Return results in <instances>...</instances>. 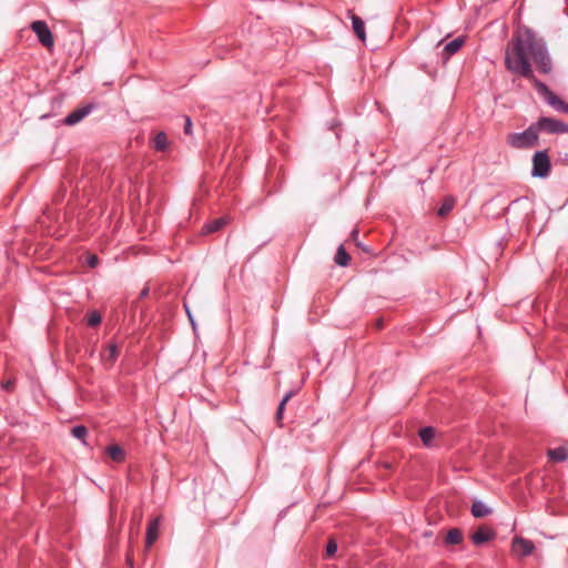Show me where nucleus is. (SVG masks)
<instances>
[{
	"mask_svg": "<svg viewBox=\"0 0 568 568\" xmlns=\"http://www.w3.org/2000/svg\"><path fill=\"white\" fill-rule=\"evenodd\" d=\"M532 59L538 70L545 74L551 72L552 62L544 39L532 31L525 30L515 36L505 54V65L511 73L528 79L545 102L558 112L568 113V103L556 95L544 82L538 80L529 62Z\"/></svg>",
	"mask_w": 568,
	"mask_h": 568,
	"instance_id": "obj_1",
	"label": "nucleus"
},
{
	"mask_svg": "<svg viewBox=\"0 0 568 568\" xmlns=\"http://www.w3.org/2000/svg\"><path fill=\"white\" fill-rule=\"evenodd\" d=\"M539 143V134L535 124H530L525 131L509 133L507 135V144L513 149L526 150L537 146Z\"/></svg>",
	"mask_w": 568,
	"mask_h": 568,
	"instance_id": "obj_2",
	"label": "nucleus"
},
{
	"mask_svg": "<svg viewBox=\"0 0 568 568\" xmlns=\"http://www.w3.org/2000/svg\"><path fill=\"white\" fill-rule=\"evenodd\" d=\"M551 170L550 158L546 150L537 151L532 156L531 176L545 179Z\"/></svg>",
	"mask_w": 568,
	"mask_h": 568,
	"instance_id": "obj_3",
	"label": "nucleus"
},
{
	"mask_svg": "<svg viewBox=\"0 0 568 568\" xmlns=\"http://www.w3.org/2000/svg\"><path fill=\"white\" fill-rule=\"evenodd\" d=\"M534 124L538 133L540 131H545L551 134L568 133V124H565L564 122L554 118L541 116Z\"/></svg>",
	"mask_w": 568,
	"mask_h": 568,
	"instance_id": "obj_4",
	"label": "nucleus"
},
{
	"mask_svg": "<svg viewBox=\"0 0 568 568\" xmlns=\"http://www.w3.org/2000/svg\"><path fill=\"white\" fill-rule=\"evenodd\" d=\"M31 30L36 33L39 42L47 49H51L54 45V38L50 31L47 22L42 20L33 21L30 24Z\"/></svg>",
	"mask_w": 568,
	"mask_h": 568,
	"instance_id": "obj_5",
	"label": "nucleus"
},
{
	"mask_svg": "<svg viewBox=\"0 0 568 568\" xmlns=\"http://www.w3.org/2000/svg\"><path fill=\"white\" fill-rule=\"evenodd\" d=\"M93 110V105L87 104L83 105L72 112H70L63 120L67 125H74L82 121L87 115H89Z\"/></svg>",
	"mask_w": 568,
	"mask_h": 568,
	"instance_id": "obj_6",
	"label": "nucleus"
},
{
	"mask_svg": "<svg viewBox=\"0 0 568 568\" xmlns=\"http://www.w3.org/2000/svg\"><path fill=\"white\" fill-rule=\"evenodd\" d=\"M534 549L535 546L531 540L525 539L523 537H515L513 540V551L516 555L526 557L529 556Z\"/></svg>",
	"mask_w": 568,
	"mask_h": 568,
	"instance_id": "obj_7",
	"label": "nucleus"
},
{
	"mask_svg": "<svg viewBox=\"0 0 568 568\" xmlns=\"http://www.w3.org/2000/svg\"><path fill=\"white\" fill-rule=\"evenodd\" d=\"M495 537L496 532L493 529L481 526L471 535V541L479 546L493 540Z\"/></svg>",
	"mask_w": 568,
	"mask_h": 568,
	"instance_id": "obj_8",
	"label": "nucleus"
},
{
	"mask_svg": "<svg viewBox=\"0 0 568 568\" xmlns=\"http://www.w3.org/2000/svg\"><path fill=\"white\" fill-rule=\"evenodd\" d=\"M159 529H160V518L152 519L146 528V536H145V546L146 548H150L158 539L159 537Z\"/></svg>",
	"mask_w": 568,
	"mask_h": 568,
	"instance_id": "obj_9",
	"label": "nucleus"
},
{
	"mask_svg": "<svg viewBox=\"0 0 568 568\" xmlns=\"http://www.w3.org/2000/svg\"><path fill=\"white\" fill-rule=\"evenodd\" d=\"M463 44H464V38H462V37H458V38L452 40L450 42L446 43L444 47V50H443L444 58L445 59L450 58L453 54H455L456 52H458L460 50Z\"/></svg>",
	"mask_w": 568,
	"mask_h": 568,
	"instance_id": "obj_10",
	"label": "nucleus"
},
{
	"mask_svg": "<svg viewBox=\"0 0 568 568\" xmlns=\"http://www.w3.org/2000/svg\"><path fill=\"white\" fill-rule=\"evenodd\" d=\"M105 454L115 463H122L125 459V452L119 445H110L105 448Z\"/></svg>",
	"mask_w": 568,
	"mask_h": 568,
	"instance_id": "obj_11",
	"label": "nucleus"
},
{
	"mask_svg": "<svg viewBox=\"0 0 568 568\" xmlns=\"http://www.w3.org/2000/svg\"><path fill=\"white\" fill-rule=\"evenodd\" d=\"M120 349L116 344H110L106 348L103 349L101 357L103 362L109 363L112 365L118 356H119Z\"/></svg>",
	"mask_w": 568,
	"mask_h": 568,
	"instance_id": "obj_12",
	"label": "nucleus"
},
{
	"mask_svg": "<svg viewBox=\"0 0 568 568\" xmlns=\"http://www.w3.org/2000/svg\"><path fill=\"white\" fill-rule=\"evenodd\" d=\"M418 435L424 446L432 447L433 440L435 438V428L432 426H426L419 429Z\"/></svg>",
	"mask_w": 568,
	"mask_h": 568,
	"instance_id": "obj_13",
	"label": "nucleus"
},
{
	"mask_svg": "<svg viewBox=\"0 0 568 568\" xmlns=\"http://www.w3.org/2000/svg\"><path fill=\"white\" fill-rule=\"evenodd\" d=\"M227 223H229V220L225 216L215 219V220H213V221H211V222H209L207 224L204 225L203 232L206 233V234L217 232L223 226H225Z\"/></svg>",
	"mask_w": 568,
	"mask_h": 568,
	"instance_id": "obj_14",
	"label": "nucleus"
},
{
	"mask_svg": "<svg viewBox=\"0 0 568 568\" xmlns=\"http://www.w3.org/2000/svg\"><path fill=\"white\" fill-rule=\"evenodd\" d=\"M491 514V509L483 501L477 500L471 505V515L476 518H483Z\"/></svg>",
	"mask_w": 568,
	"mask_h": 568,
	"instance_id": "obj_15",
	"label": "nucleus"
},
{
	"mask_svg": "<svg viewBox=\"0 0 568 568\" xmlns=\"http://www.w3.org/2000/svg\"><path fill=\"white\" fill-rule=\"evenodd\" d=\"M293 395H294L293 390L287 392L283 396L282 400L278 404V407H277V410H276V414H275V420H276V423L280 426H282V420H283V415H284L285 406H286L287 402L293 397Z\"/></svg>",
	"mask_w": 568,
	"mask_h": 568,
	"instance_id": "obj_16",
	"label": "nucleus"
},
{
	"mask_svg": "<svg viewBox=\"0 0 568 568\" xmlns=\"http://www.w3.org/2000/svg\"><path fill=\"white\" fill-rule=\"evenodd\" d=\"M352 24H353V30H354L355 34L361 40L364 41L366 39V33H365V24H364V21L362 20V18H359L356 14H352Z\"/></svg>",
	"mask_w": 568,
	"mask_h": 568,
	"instance_id": "obj_17",
	"label": "nucleus"
},
{
	"mask_svg": "<svg viewBox=\"0 0 568 568\" xmlns=\"http://www.w3.org/2000/svg\"><path fill=\"white\" fill-rule=\"evenodd\" d=\"M463 541V532L458 528H452L445 537L446 545H459Z\"/></svg>",
	"mask_w": 568,
	"mask_h": 568,
	"instance_id": "obj_18",
	"label": "nucleus"
},
{
	"mask_svg": "<svg viewBox=\"0 0 568 568\" xmlns=\"http://www.w3.org/2000/svg\"><path fill=\"white\" fill-rule=\"evenodd\" d=\"M548 457L552 462H565L566 459H568V449L565 447H556L554 449H549Z\"/></svg>",
	"mask_w": 568,
	"mask_h": 568,
	"instance_id": "obj_19",
	"label": "nucleus"
},
{
	"mask_svg": "<svg viewBox=\"0 0 568 568\" xmlns=\"http://www.w3.org/2000/svg\"><path fill=\"white\" fill-rule=\"evenodd\" d=\"M349 260H351V256L346 252L344 245H339L336 251L335 257H334L335 263L339 266H347L349 263Z\"/></svg>",
	"mask_w": 568,
	"mask_h": 568,
	"instance_id": "obj_20",
	"label": "nucleus"
},
{
	"mask_svg": "<svg viewBox=\"0 0 568 568\" xmlns=\"http://www.w3.org/2000/svg\"><path fill=\"white\" fill-rule=\"evenodd\" d=\"M454 205H455V199L453 196H446L443 200V203H442L440 207L438 209L437 214L442 217L446 216L454 209Z\"/></svg>",
	"mask_w": 568,
	"mask_h": 568,
	"instance_id": "obj_21",
	"label": "nucleus"
},
{
	"mask_svg": "<svg viewBox=\"0 0 568 568\" xmlns=\"http://www.w3.org/2000/svg\"><path fill=\"white\" fill-rule=\"evenodd\" d=\"M153 148L156 151H165L168 148V136L164 132H159L153 140Z\"/></svg>",
	"mask_w": 568,
	"mask_h": 568,
	"instance_id": "obj_22",
	"label": "nucleus"
},
{
	"mask_svg": "<svg viewBox=\"0 0 568 568\" xmlns=\"http://www.w3.org/2000/svg\"><path fill=\"white\" fill-rule=\"evenodd\" d=\"M71 435L85 444V437L88 435V428L83 425H77L71 428Z\"/></svg>",
	"mask_w": 568,
	"mask_h": 568,
	"instance_id": "obj_23",
	"label": "nucleus"
},
{
	"mask_svg": "<svg viewBox=\"0 0 568 568\" xmlns=\"http://www.w3.org/2000/svg\"><path fill=\"white\" fill-rule=\"evenodd\" d=\"M102 321V316L99 312L93 311L88 315L87 323L89 326L94 327L98 326Z\"/></svg>",
	"mask_w": 568,
	"mask_h": 568,
	"instance_id": "obj_24",
	"label": "nucleus"
},
{
	"mask_svg": "<svg viewBox=\"0 0 568 568\" xmlns=\"http://www.w3.org/2000/svg\"><path fill=\"white\" fill-rule=\"evenodd\" d=\"M337 551V544L335 540H329L327 546H326V556L327 557H332L336 554Z\"/></svg>",
	"mask_w": 568,
	"mask_h": 568,
	"instance_id": "obj_25",
	"label": "nucleus"
},
{
	"mask_svg": "<svg viewBox=\"0 0 568 568\" xmlns=\"http://www.w3.org/2000/svg\"><path fill=\"white\" fill-rule=\"evenodd\" d=\"M183 131L186 135H190L192 133V121L189 116L184 118V128Z\"/></svg>",
	"mask_w": 568,
	"mask_h": 568,
	"instance_id": "obj_26",
	"label": "nucleus"
},
{
	"mask_svg": "<svg viewBox=\"0 0 568 568\" xmlns=\"http://www.w3.org/2000/svg\"><path fill=\"white\" fill-rule=\"evenodd\" d=\"M88 264L90 267H95L99 264V257L97 255H91L88 258Z\"/></svg>",
	"mask_w": 568,
	"mask_h": 568,
	"instance_id": "obj_27",
	"label": "nucleus"
},
{
	"mask_svg": "<svg viewBox=\"0 0 568 568\" xmlns=\"http://www.w3.org/2000/svg\"><path fill=\"white\" fill-rule=\"evenodd\" d=\"M13 386H14V381H12V379H9V381L2 383V388L8 392L12 390Z\"/></svg>",
	"mask_w": 568,
	"mask_h": 568,
	"instance_id": "obj_28",
	"label": "nucleus"
},
{
	"mask_svg": "<svg viewBox=\"0 0 568 568\" xmlns=\"http://www.w3.org/2000/svg\"><path fill=\"white\" fill-rule=\"evenodd\" d=\"M358 234H359V231L357 229H354L351 233L352 240L356 242Z\"/></svg>",
	"mask_w": 568,
	"mask_h": 568,
	"instance_id": "obj_29",
	"label": "nucleus"
},
{
	"mask_svg": "<svg viewBox=\"0 0 568 568\" xmlns=\"http://www.w3.org/2000/svg\"><path fill=\"white\" fill-rule=\"evenodd\" d=\"M148 293H149V290H148V288H144V290H142V292L140 293V296H141V297H144V296H146V295H148Z\"/></svg>",
	"mask_w": 568,
	"mask_h": 568,
	"instance_id": "obj_30",
	"label": "nucleus"
},
{
	"mask_svg": "<svg viewBox=\"0 0 568 568\" xmlns=\"http://www.w3.org/2000/svg\"><path fill=\"white\" fill-rule=\"evenodd\" d=\"M126 561H128L130 568H133L132 559L129 555L126 556Z\"/></svg>",
	"mask_w": 568,
	"mask_h": 568,
	"instance_id": "obj_31",
	"label": "nucleus"
},
{
	"mask_svg": "<svg viewBox=\"0 0 568 568\" xmlns=\"http://www.w3.org/2000/svg\"><path fill=\"white\" fill-rule=\"evenodd\" d=\"M190 321L193 323L192 315L190 314L189 310H186Z\"/></svg>",
	"mask_w": 568,
	"mask_h": 568,
	"instance_id": "obj_32",
	"label": "nucleus"
}]
</instances>
